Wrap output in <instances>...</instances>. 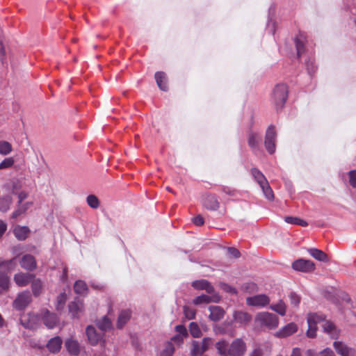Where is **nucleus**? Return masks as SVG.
I'll use <instances>...</instances> for the list:
<instances>
[{
    "label": "nucleus",
    "mask_w": 356,
    "mask_h": 356,
    "mask_svg": "<svg viewBox=\"0 0 356 356\" xmlns=\"http://www.w3.org/2000/svg\"><path fill=\"white\" fill-rule=\"evenodd\" d=\"M308 329L307 336L314 338L316 336L317 324L323 323L322 327L325 333L332 339H337L340 334V330L331 321L325 319V316L318 313H309L307 315Z\"/></svg>",
    "instance_id": "nucleus-1"
},
{
    "label": "nucleus",
    "mask_w": 356,
    "mask_h": 356,
    "mask_svg": "<svg viewBox=\"0 0 356 356\" xmlns=\"http://www.w3.org/2000/svg\"><path fill=\"white\" fill-rule=\"evenodd\" d=\"M215 347L220 356H244L247 349L246 343L240 338L233 340L229 346L225 340H220Z\"/></svg>",
    "instance_id": "nucleus-2"
},
{
    "label": "nucleus",
    "mask_w": 356,
    "mask_h": 356,
    "mask_svg": "<svg viewBox=\"0 0 356 356\" xmlns=\"http://www.w3.org/2000/svg\"><path fill=\"white\" fill-rule=\"evenodd\" d=\"M288 87L284 83L277 84L272 94V101L277 110L281 109L284 106L288 97Z\"/></svg>",
    "instance_id": "nucleus-3"
},
{
    "label": "nucleus",
    "mask_w": 356,
    "mask_h": 356,
    "mask_svg": "<svg viewBox=\"0 0 356 356\" xmlns=\"http://www.w3.org/2000/svg\"><path fill=\"white\" fill-rule=\"evenodd\" d=\"M255 321L261 327H265L269 330L275 329L279 325L278 317L275 314L269 312L257 314Z\"/></svg>",
    "instance_id": "nucleus-4"
},
{
    "label": "nucleus",
    "mask_w": 356,
    "mask_h": 356,
    "mask_svg": "<svg viewBox=\"0 0 356 356\" xmlns=\"http://www.w3.org/2000/svg\"><path fill=\"white\" fill-rule=\"evenodd\" d=\"M276 131L275 127L270 125L267 129L264 145L267 152L272 154L275 152Z\"/></svg>",
    "instance_id": "nucleus-5"
},
{
    "label": "nucleus",
    "mask_w": 356,
    "mask_h": 356,
    "mask_svg": "<svg viewBox=\"0 0 356 356\" xmlns=\"http://www.w3.org/2000/svg\"><path fill=\"white\" fill-rule=\"evenodd\" d=\"M31 295L29 291L19 293L14 300L13 305L19 311L24 310L31 302Z\"/></svg>",
    "instance_id": "nucleus-6"
},
{
    "label": "nucleus",
    "mask_w": 356,
    "mask_h": 356,
    "mask_svg": "<svg viewBox=\"0 0 356 356\" xmlns=\"http://www.w3.org/2000/svg\"><path fill=\"white\" fill-rule=\"evenodd\" d=\"M292 268L297 271L310 273L314 270L315 264L311 260L299 259L292 263Z\"/></svg>",
    "instance_id": "nucleus-7"
},
{
    "label": "nucleus",
    "mask_w": 356,
    "mask_h": 356,
    "mask_svg": "<svg viewBox=\"0 0 356 356\" xmlns=\"http://www.w3.org/2000/svg\"><path fill=\"white\" fill-rule=\"evenodd\" d=\"M270 298L265 294L256 295L246 298V303L250 306L263 307L268 305Z\"/></svg>",
    "instance_id": "nucleus-8"
},
{
    "label": "nucleus",
    "mask_w": 356,
    "mask_h": 356,
    "mask_svg": "<svg viewBox=\"0 0 356 356\" xmlns=\"http://www.w3.org/2000/svg\"><path fill=\"white\" fill-rule=\"evenodd\" d=\"M333 347L337 353L341 356H356V350L354 348L348 347L342 341H334Z\"/></svg>",
    "instance_id": "nucleus-9"
},
{
    "label": "nucleus",
    "mask_w": 356,
    "mask_h": 356,
    "mask_svg": "<svg viewBox=\"0 0 356 356\" xmlns=\"http://www.w3.org/2000/svg\"><path fill=\"white\" fill-rule=\"evenodd\" d=\"M210 296L202 294L201 296H197L193 300L194 305H198L201 304H208L210 302H220L221 297L220 296L216 293H209Z\"/></svg>",
    "instance_id": "nucleus-10"
},
{
    "label": "nucleus",
    "mask_w": 356,
    "mask_h": 356,
    "mask_svg": "<svg viewBox=\"0 0 356 356\" xmlns=\"http://www.w3.org/2000/svg\"><path fill=\"white\" fill-rule=\"evenodd\" d=\"M35 278V275L29 273H18L14 275L13 280L19 287L27 286Z\"/></svg>",
    "instance_id": "nucleus-11"
},
{
    "label": "nucleus",
    "mask_w": 356,
    "mask_h": 356,
    "mask_svg": "<svg viewBox=\"0 0 356 356\" xmlns=\"http://www.w3.org/2000/svg\"><path fill=\"white\" fill-rule=\"evenodd\" d=\"M19 264L22 268L28 271H33L37 268L35 258L29 254H24L19 260Z\"/></svg>",
    "instance_id": "nucleus-12"
},
{
    "label": "nucleus",
    "mask_w": 356,
    "mask_h": 356,
    "mask_svg": "<svg viewBox=\"0 0 356 356\" xmlns=\"http://www.w3.org/2000/svg\"><path fill=\"white\" fill-rule=\"evenodd\" d=\"M192 286L197 290H204L207 293H214L213 286L207 280H195L191 284Z\"/></svg>",
    "instance_id": "nucleus-13"
},
{
    "label": "nucleus",
    "mask_w": 356,
    "mask_h": 356,
    "mask_svg": "<svg viewBox=\"0 0 356 356\" xmlns=\"http://www.w3.org/2000/svg\"><path fill=\"white\" fill-rule=\"evenodd\" d=\"M297 330L298 327L296 324L294 323H290L276 332L275 336L277 338H285L296 332Z\"/></svg>",
    "instance_id": "nucleus-14"
},
{
    "label": "nucleus",
    "mask_w": 356,
    "mask_h": 356,
    "mask_svg": "<svg viewBox=\"0 0 356 356\" xmlns=\"http://www.w3.org/2000/svg\"><path fill=\"white\" fill-rule=\"evenodd\" d=\"M204 206L209 210H217L220 207V203L217 197L213 194H209L204 199Z\"/></svg>",
    "instance_id": "nucleus-15"
},
{
    "label": "nucleus",
    "mask_w": 356,
    "mask_h": 356,
    "mask_svg": "<svg viewBox=\"0 0 356 356\" xmlns=\"http://www.w3.org/2000/svg\"><path fill=\"white\" fill-rule=\"evenodd\" d=\"M154 78L158 87L163 91L168 90V78L164 72H157L154 74Z\"/></svg>",
    "instance_id": "nucleus-16"
},
{
    "label": "nucleus",
    "mask_w": 356,
    "mask_h": 356,
    "mask_svg": "<svg viewBox=\"0 0 356 356\" xmlns=\"http://www.w3.org/2000/svg\"><path fill=\"white\" fill-rule=\"evenodd\" d=\"M209 309L210 311L209 317L210 320L213 321H218L221 320L225 314L224 309L219 306H210Z\"/></svg>",
    "instance_id": "nucleus-17"
},
{
    "label": "nucleus",
    "mask_w": 356,
    "mask_h": 356,
    "mask_svg": "<svg viewBox=\"0 0 356 356\" xmlns=\"http://www.w3.org/2000/svg\"><path fill=\"white\" fill-rule=\"evenodd\" d=\"M42 321L44 324L48 328L54 327L58 323V318L55 314L51 313L49 311H46L44 313Z\"/></svg>",
    "instance_id": "nucleus-18"
},
{
    "label": "nucleus",
    "mask_w": 356,
    "mask_h": 356,
    "mask_svg": "<svg viewBox=\"0 0 356 356\" xmlns=\"http://www.w3.org/2000/svg\"><path fill=\"white\" fill-rule=\"evenodd\" d=\"M86 332L89 343L92 346L97 345L100 339V336L97 332L95 328L92 325H88L86 327Z\"/></svg>",
    "instance_id": "nucleus-19"
},
{
    "label": "nucleus",
    "mask_w": 356,
    "mask_h": 356,
    "mask_svg": "<svg viewBox=\"0 0 356 356\" xmlns=\"http://www.w3.org/2000/svg\"><path fill=\"white\" fill-rule=\"evenodd\" d=\"M62 343L63 341L60 337H55L48 341L47 348L51 353H57L61 348Z\"/></svg>",
    "instance_id": "nucleus-20"
},
{
    "label": "nucleus",
    "mask_w": 356,
    "mask_h": 356,
    "mask_svg": "<svg viewBox=\"0 0 356 356\" xmlns=\"http://www.w3.org/2000/svg\"><path fill=\"white\" fill-rule=\"evenodd\" d=\"M65 346L70 354L78 355L80 352L79 343L76 340L72 338L67 339L65 341Z\"/></svg>",
    "instance_id": "nucleus-21"
},
{
    "label": "nucleus",
    "mask_w": 356,
    "mask_h": 356,
    "mask_svg": "<svg viewBox=\"0 0 356 356\" xmlns=\"http://www.w3.org/2000/svg\"><path fill=\"white\" fill-rule=\"evenodd\" d=\"M14 234L19 241H24L29 236L30 229L26 226L17 225L14 229Z\"/></svg>",
    "instance_id": "nucleus-22"
},
{
    "label": "nucleus",
    "mask_w": 356,
    "mask_h": 356,
    "mask_svg": "<svg viewBox=\"0 0 356 356\" xmlns=\"http://www.w3.org/2000/svg\"><path fill=\"white\" fill-rule=\"evenodd\" d=\"M309 254L318 261L328 262L327 255L322 250L317 248H310L308 250Z\"/></svg>",
    "instance_id": "nucleus-23"
},
{
    "label": "nucleus",
    "mask_w": 356,
    "mask_h": 356,
    "mask_svg": "<svg viewBox=\"0 0 356 356\" xmlns=\"http://www.w3.org/2000/svg\"><path fill=\"white\" fill-rule=\"evenodd\" d=\"M131 312L129 309L122 311L118 318L117 327L118 328H122V327L128 322L130 319Z\"/></svg>",
    "instance_id": "nucleus-24"
},
{
    "label": "nucleus",
    "mask_w": 356,
    "mask_h": 356,
    "mask_svg": "<svg viewBox=\"0 0 356 356\" xmlns=\"http://www.w3.org/2000/svg\"><path fill=\"white\" fill-rule=\"evenodd\" d=\"M251 174L259 186L266 184V183L268 182L264 174L256 168L251 169Z\"/></svg>",
    "instance_id": "nucleus-25"
},
{
    "label": "nucleus",
    "mask_w": 356,
    "mask_h": 356,
    "mask_svg": "<svg viewBox=\"0 0 356 356\" xmlns=\"http://www.w3.org/2000/svg\"><path fill=\"white\" fill-rule=\"evenodd\" d=\"M10 277L5 272L0 271V291H7L10 288Z\"/></svg>",
    "instance_id": "nucleus-26"
},
{
    "label": "nucleus",
    "mask_w": 356,
    "mask_h": 356,
    "mask_svg": "<svg viewBox=\"0 0 356 356\" xmlns=\"http://www.w3.org/2000/svg\"><path fill=\"white\" fill-rule=\"evenodd\" d=\"M305 37L300 34L295 38V44L298 57H300L305 51Z\"/></svg>",
    "instance_id": "nucleus-27"
},
{
    "label": "nucleus",
    "mask_w": 356,
    "mask_h": 356,
    "mask_svg": "<svg viewBox=\"0 0 356 356\" xmlns=\"http://www.w3.org/2000/svg\"><path fill=\"white\" fill-rule=\"evenodd\" d=\"M234 318L240 323H247L251 320V316L248 313L241 311L235 312Z\"/></svg>",
    "instance_id": "nucleus-28"
},
{
    "label": "nucleus",
    "mask_w": 356,
    "mask_h": 356,
    "mask_svg": "<svg viewBox=\"0 0 356 356\" xmlns=\"http://www.w3.org/2000/svg\"><path fill=\"white\" fill-rule=\"evenodd\" d=\"M31 290L34 296L38 297L42 293V283L40 279H33L31 282Z\"/></svg>",
    "instance_id": "nucleus-29"
},
{
    "label": "nucleus",
    "mask_w": 356,
    "mask_h": 356,
    "mask_svg": "<svg viewBox=\"0 0 356 356\" xmlns=\"http://www.w3.org/2000/svg\"><path fill=\"white\" fill-rule=\"evenodd\" d=\"M31 204L32 202H28L24 204H18L17 209L12 214V218H17L22 214L25 213Z\"/></svg>",
    "instance_id": "nucleus-30"
},
{
    "label": "nucleus",
    "mask_w": 356,
    "mask_h": 356,
    "mask_svg": "<svg viewBox=\"0 0 356 356\" xmlns=\"http://www.w3.org/2000/svg\"><path fill=\"white\" fill-rule=\"evenodd\" d=\"M270 309L281 316L286 314V306L282 300H280L277 304L271 305Z\"/></svg>",
    "instance_id": "nucleus-31"
},
{
    "label": "nucleus",
    "mask_w": 356,
    "mask_h": 356,
    "mask_svg": "<svg viewBox=\"0 0 356 356\" xmlns=\"http://www.w3.org/2000/svg\"><path fill=\"white\" fill-rule=\"evenodd\" d=\"M284 220L289 224L298 225L302 227H307L308 225V223L305 220L298 217L286 216Z\"/></svg>",
    "instance_id": "nucleus-32"
},
{
    "label": "nucleus",
    "mask_w": 356,
    "mask_h": 356,
    "mask_svg": "<svg viewBox=\"0 0 356 356\" xmlns=\"http://www.w3.org/2000/svg\"><path fill=\"white\" fill-rule=\"evenodd\" d=\"M12 204V198L10 196H4L0 198V211L2 212L7 211Z\"/></svg>",
    "instance_id": "nucleus-33"
},
{
    "label": "nucleus",
    "mask_w": 356,
    "mask_h": 356,
    "mask_svg": "<svg viewBox=\"0 0 356 356\" xmlns=\"http://www.w3.org/2000/svg\"><path fill=\"white\" fill-rule=\"evenodd\" d=\"M260 140H261V139L257 134L253 133V132H251L249 134L248 142L249 146L251 148H252V149L257 148Z\"/></svg>",
    "instance_id": "nucleus-34"
},
{
    "label": "nucleus",
    "mask_w": 356,
    "mask_h": 356,
    "mask_svg": "<svg viewBox=\"0 0 356 356\" xmlns=\"http://www.w3.org/2000/svg\"><path fill=\"white\" fill-rule=\"evenodd\" d=\"M69 312L73 317H75L82 307V303L79 301H74L69 304Z\"/></svg>",
    "instance_id": "nucleus-35"
},
{
    "label": "nucleus",
    "mask_w": 356,
    "mask_h": 356,
    "mask_svg": "<svg viewBox=\"0 0 356 356\" xmlns=\"http://www.w3.org/2000/svg\"><path fill=\"white\" fill-rule=\"evenodd\" d=\"M88 289L86 284L81 280L76 281L74 284V291L77 294H83Z\"/></svg>",
    "instance_id": "nucleus-36"
},
{
    "label": "nucleus",
    "mask_w": 356,
    "mask_h": 356,
    "mask_svg": "<svg viewBox=\"0 0 356 356\" xmlns=\"http://www.w3.org/2000/svg\"><path fill=\"white\" fill-rule=\"evenodd\" d=\"M13 151L12 145L5 140L0 141V154L2 155H8Z\"/></svg>",
    "instance_id": "nucleus-37"
},
{
    "label": "nucleus",
    "mask_w": 356,
    "mask_h": 356,
    "mask_svg": "<svg viewBox=\"0 0 356 356\" xmlns=\"http://www.w3.org/2000/svg\"><path fill=\"white\" fill-rule=\"evenodd\" d=\"M265 197L269 200H273L274 199V193L271 188V187L269 185V183L267 182L266 184H264L261 186H260Z\"/></svg>",
    "instance_id": "nucleus-38"
},
{
    "label": "nucleus",
    "mask_w": 356,
    "mask_h": 356,
    "mask_svg": "<svg viewBox=\"0 0 356 356\" xmlns=\"http://www.w3.org/2000/svg\"><path fill=\"white\" fill-rule=\"evenodd\" d=\"M67 296L65 293H62L59 296H58L56 306V309L57 311H61L64 308Z\"/></svg>",
    "instance_id": "nucleus-39"
},
{
    "label": "nucleus",
    "mask_w": 356,
    "mask_h": 356,
    "mask_svg": "<svg viewBox=\"0 0 356 356\" xmlns=\"http://www.w3.org/2000/svg\"><path fill=\"white\" fill-rule=\"evenodd\" d=\"M189 332L195 338L200 337L202 335V332L198 325L195 322H192L190 323Z\"/></svg>",
    "instance_id": "nucleus-40"
},
{
    "label": "nucleus",
    "mask_w": 356,
    "mask_h": 356,
    "mask_svg": "<svg viewBox=\"0 0 356 356\" xmlns=\"http://www.w3.org/2000/svg\"><path fill=\"white\" fill-rule=\"evenodd\" d=\"M97 325L101 330L106 331L111 327V322L107 317L104 316Z\"/></svg>",
    "instance_id": "nucleus-41"
},
{
    "label": "nucleus",
    "mask_w": 356,
    "mask_h": 356,
    "mask_svg": "<svg viewBox=\"0 0 356 356\" xmlns=\"http://www.w3.org/2000/svg\"><path fill=\"white\" fill-rule=\"evenodd\" d=\"M86 201L88 204L92 209H97L99 206V201L95 195H89Z\"/></svg>",
    "instance_id": "nucleus-42"
},
{
    "label": "nucleus",
    "mask_w": 356,
    "mask_h": 356,
    "mask_svg": "<svg viewBox=\"0 0 356 356\" xmlns=\"http://www.w3.org/2000/svg\"><path fill=\"white\" fill-rule=\"evenodd\" d=\"M218 286L222 291H224L226 293H229L230 294H236L237 293V290L236 288L230 286L229 284H228L225 282H219Z\"/></svg>",
    "instance_id": "nucleus-43"
},
{
    "label": "nucleus",
    "mask_w": 356,
    "mask_h": 356,
    "mask_svg": "<svg viewBox=\"0 0 356 356\" xmlns=\"http://www.w3.org/2000/svg\"><path fill=\"white\" fill-rule=\"evenodd\" d=\"M15 257L9 260H3L0 259V268L6 267L8 270L13 269L15 266Z\"/></svg>",
    "instance_id": "nucleus-44"
},
{
    "label": "nucleus",
    "mask_w": 356,
    "mask_h": 356,
    "mask_svg": "<svg viewBox=\"0 0 356 356\" xmlns=\"http://www.w3.org/2000/svg\"><path fill=\"white\" fill-rule=\"evenodd\" d=\"M212 343H213V339L211 338L204 337L200 343V346H201L200 352H202V353L206 352Z\"/></svg>",
    "instance_id": "nucleus-45"
},
{
    "label": "nucleus",
    "mask_w": 356,
    "mask_h": 356,
    "mask_svg": "<svg viewBox=\"0 0 356 356\" xmlns=\"http://www.w3.org/2000/svg\"><path fill=\"white\" fill-rule=\"evenodd\" d=\"M14 163L15 160L13 157L6 158L0 163V170L11 168Z\"/></svg>",
    "instance_id": "nucleus-46"
},
{
    "label": "nucleus",
    "mask_w": 356,
    "mask_h": 356,
    "mask_svg": "<svg viewBox=\"0 0 356 356\" xmlns=\"http://www.w3.org/2000/svg\"><path fill=\"white\" fill-rule=\"evenodd\" d=\"M175 351V348L171 342H168L163 350L161 356H172Z\"/></svg>",
    "instance_id": "nucleus-47"
},
{
    "label": "nucleus",
    "mask_w": 356,
    "mask_h": 356,
    "mask_svg": "<svg viewBox=\"0 0 356 356\" xmlns=\"http://www.w3.org/2000/svg\"><path fill=\"white\" fill-rule=\"evenodd\" d=\"M201 350L200 343L197 341H193L192 343V353L191 356H196L197 355L203 354Z\"/></svg>",
    "instance_id": "nucleus-48"
},
{
    "label": "nucleus",
    "mask_w": 356,
    "mask_h": 356,
    "mask_svg": "<svg viewBox=\"0 0 356 356\" xmlns=\"http://www.w3.org/2000/svg\"><path fill=\"white\" fill-rule=\"evenodd\" d=\"M184 313L185 316L189 320L193 319L195 317V309L190 308L188 307L185 306L184 307Z\"/></svg>",
    "instance_id": "nucleus-49"
},
{
    "label": "nucleus",
    "mask_w": 356,
    "mask_h": 356,
    "mask_svg": "<svg viewBox=\"0 0 356 356\" xmlns=\"http://www.w3.org/2000/svg\"><path fill=\"white\" fill-rule=\"evenodd\" d=\"M290 302L292 305L297 307L300 302V297L295 293H291L289 295Z\"/></svg>",
    "instance_id": "nucleus-50"
},
{
    "label": "nucleus",
    "mask_w": 356,
    "mask_h": 356,
    "mask_svg": "<svg viewBox=\"0 0 356 356\" xmlns=\"http://www.w3.org/2000/svg\"><path fill=\"white\" fill-rule=\"evenodd\" d=\"M348 177L350 185L353 188H356V170L349 171Z\"/></svg>",
    "instance_id": "nucleus-51"
},
{
    "label": "nucleus",
    "mask_w": 356,
    "mask_h": 356,
    "mask_svg": "<svg viewBox=\"0 0 356 356\" xmlns=\"http://www.w3.org/2000/svg\"><path fill=\"white\" fill-rule=\"evenodd\" d=\"M175 330L179 333V335L184 337L188 336L187 330L184 325H178L175 327Z\"/></svg>",
    "instance_id": "nucleus-52"
},
{
    "label": "nucleus",
    "mask_w": 356,
    "mask_h": 356,
    "mask_svg": "<svg viewBox=\"0 0 356 356\" xmlns=\"http://www.w3.org/2000/svg\"><path fill=\"white\" fill-rule=\"evenodd\" d=\"M193 222L197 226H201L204 225V220L201 215H197L193 218Z\"/></svg>",
    "instance_id": "nucleus-53"
},
{
    "label": "nucleus",
    "mask_w": 356,
    "mask_h": 356,
    "mask_svg": "<svg viewBox=\"0 0 356 356\" xmlns=\"http://www.w3.org/2000/svg\"><path fill=\"white\" fill-rule=\"evenodd\" d=\"M319 356H336L332 350L329 348L323 349L319 353Z\"/></svg>",
    "instance_id": "nucleus-54"
},
{
    "label": "nucleus",
    "mask_w": 356,
    "mask_h": 356,
    "mask_svg": "<svg viewBox=\"0 0 356 356\" xmlns=\"http://www.w3.org/2000/svg\"><path fill=\"white\" fill-rule=\"evenodd\" d=\"M228 252L234 258H238L241 256L240 252L235 248H229Z\"/></svg>",
    "instance_id": "nucleus-55"
},
{
    "label": "nucleus",
    "mask_w": 356,
    "mask_h": 356,
    "mask_svg": "<svg viewBox=\"0 0 356 356\" xmlns=\"http://www.w3.org/2000/svg\"><path fill=\"white\" fill-rule=\"evenodd\" d=\"M215 332L217 334H227V332H226L225 327L222 325L216 327Z\"/></svg>",
    "instance_id": "nucleus-56"
},
{
    "label": "nucleus",
    "mask_w": 356,
    "mask_h": 356,
    "mask_svg": "<svg viewBox=\"0 0 356 356\" xmlns=\"http://www.w3.org/2000/svg\"><path fill=\"white\" fill-rule=\"evenodd\" d=\"M222 191L223 193H227L229 195H234V192H235L234 190L231 189L230 188L227 187V186H223L222 188Z\"/></svg>",
    "instance_id": "nucleus-57"
},
{
    "label": "nucleus",
    "mask_w": 356,
    "mask_h": 356,
    "mask_svg": "<svg viewBox=\"0 0 356 356\" xmlns=\"http://www.w3.org/2000/svg\"><path fill=\"white\" fill-rule=\"evenodd\" d=\"M28 196V194L26 193V192H20L18 195V198H19V201H18V204H21L23 200H24Z\"/></svg>",
    "instance_id": "nucleus-58"
},
{
    "label": "nucleus",
    "mask_w": 356,
    "mask_h": 356,
    "mask_svg": "<svg viewBox=\"0 0 356 356\" xmlns=\"http://www.w3.org/2000/svg\"><path fill=\"white\" fill-rule=\"evenodd\" d=\"M7 225L5 222L0 220V238L3 236L4 232L6 231Z\"/></svg>",
    "instance_id": "nucleus-59"
},
{
    "label": "nucleus",
    "mask_w": 356,
    "mask_h": 356,
    "mask_svg": "<svg viewBox=\"0 0 356 356\" xmlns=\"http://www.w3.org/2000/svg\"><path fill=\"white\" fill-rule=\"evenodd\" d=\"M290 356H302L301 350L299 348H294Z\"/></svg>",
    "instance_id": "nucleus-60"
},
{
    "label": "nucleus",
    "mask_w": 356,
    "mask_h": 356,
    "mask_svg": "<svg viewBox=\"0 0 356 356\" xmlns=\"http://www.w3.org/2000/svg\"><path fill=\"white\" fill-rule=\"evenodd\" d=\"M249 356H262V351L259 348H256L250 354Z\"/></svg>",
    "instance_id": "nucleus-61"
},
{
    "label": "nucleus",
    "mask_w": 356,
    "mask_h": 356,
    "mask_svg": "<svg viewBox=\"0 0 356 356\" xmlns=\"http://www.w3.org/2000/svg\"><path fill=\"white\" fill-rule=\"evenodd\" d=\"M183 337L181 335L177 334L176 336L173 337L171 339L172 341L177 343H181L183 341Z\"/></svg>",
    "instance_id": "nucleus-62"
},
{
    "label": "nucleus",
    "mask_w": 356,
    "mask_h": 356,
    "mask_svg": "<svg viewBox=\"0 0 356 356\" xmlns=\"http://www.w3.org/2000/svg\"><path fill=\"white\" fill-rule=\"evenodd\" d=\"M247 290H254L257 288V286L254 283H248L247 284V286L245 287Z\"/></svg>",
    "instance_id": "nucleus-63"
},
{
    "label": "nucleus",
    "mask_w": 356,
    "mask_h": 356,
    "mask_svg": "<svg viewBox=\"0 0 356 356\" xmlns=\"http://www.w3.org/2000/svg\"><path fill=\"white\" fill-rule=\"evenodd\" d=\"M306 356H316L315 353L312 350H307L306 352Z\"/></svg>",
    "instance_id": "nucleus-64"
}]
</instances>
